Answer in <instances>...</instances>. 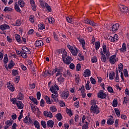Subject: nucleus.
Segmentation results:
<instances>
[{
  "label": "nucleus",
  "instance_id": "nucleus-1",
  "mask_svg": "<svg viewBox=\"0 0 129 129\" xmlns=\"http://www.w3.org/2000/svg\"><path fill=\"white\" fill-rule=\"evenodd\" d=\"M54 73H56L55 76L56 77H58V76H59L60 75V76L62 75V71L61 70V69L55 68L53 70V71L52 72V73H51L52 76H53V75H54Z\"/></svg>",
  "mask_w": 129,
  "mask_h": 129
},
{
  "label": "nucleus",
  "instance_id": "nucleus-2",
  "mask_svg": "<svg viewBox=\"0 0 129 129\" xmlns=\"http://www.w3.org/2000/svg\"><path fill=\"white\" fill-rule=\"evenodd\" d=\"M90 111L91 112L95 113V114H98L100 112L97 105H92L90 108Z\"/></svg>",
  "mask_w": 129,
  "mask_h": 129
},
{
  "label": "nucleus",
  "instance_id": "nucleus-3",
  "mask_svg": "<svg viewBox=\"0 0 129 129\" xmlns=\"http://www.w3.org/2000/svg\"><path fill=\"white\" fill-rule=\"evenodd\" d=\"M50 90L52 92V93H53V94L57 95V94H58L57 90H59V87H58L57 85L55 84L54 86H51V87L50 88Z\"/></svg>",
  "mask_w": 129,
  "mask_h": 129
},
{
  "label": "nucleus",
  "instance_id": "nucleus-4",
  "mask_svg": "<svg viewBox=\"0 0 129 129\" xmlns=\"http://www.w3.org/2000/svg\"><path fill=\"white\" fill-rule=\"evenodd\" d=\"M116 58V54L113 55L109 57V62L111 65H113L116 62H117L118 61V59Z\"/></svg>",
  "mask_w": 129,
  "mask_h": 129
},
{
  "label": "nucleus",
  "instance_id": "nucleus-5",
  "mask_svg": "<svg viewBox=\"0 0 129 129\" xmlns=\"http://www.w3.org/2000/svg\"><path fill=\"white\" fill-rule=\"evenodd\" d=\"M60 97H62L63 99H67L69 97V91L68 90H64L60 94Z\"/></svg>",
  "mask_w": 129,
  "mask_h": 129
},
{
  "label": "nucleus",
  "instance_id": "nucleus-6",
  "mask_svg": "<svg viewBox=\"0 0 129 129\" xmlns=\"http://www.w3.org/2000/svg\"><path fill=\"white\" fill-rule=\"evenodd\" d=\"M97 97L98 98H101V99H104L106 97V94L104 93L103 90H101L97 94Z\"/></svg>",
  "mask_w": 129,
  "mask_h": 129
},
{
  "label": "nucleus",
  "instance_id": "nucleus-7",
  "mask_svg": "<svg viewBox=\"0 0 129 129\" xmlns=\"http://www.w3.org/2000/svg\"><path fill=\"white\" fill-rule=\"evenodd\" d=\"M103 51L104 54H106V56L107 59L109 58V56H110V53H109V51L106 50V45L105 44H103Z\"/></svg>",
  "mask_w": 129,
  "mask_h": 129
},
{
  "label": "nucleus",
  "instance_id": "nucleus-8",
  "mask_svg": "<svg viewBox=\"0 0 129 129\" xmlns=\"http://www.w3.org/2000/svg\"><path fill=\"white\" fill-rule=\"evenodd\" d=\"M119 8L122 13H124V14H125L128 12V8L125 6L120 5H119Z\"/></svg>",
  "mask_w": 129,
  "mask_h": 129
},
{
  "label": "nucleus",
  "instance_id": "nucleus-9",
  "mask_svg": "<svg viewBox=\"0 0 129 129\" xmlns=\"http://www.w3.org/2000/svg\"><path fill=\"white\" fill-rule=\"evenodd\" d=\"M73 60V59H72V57L69 56L63 59V62H64L65 64H67V65H69Z\"/></svg>",
  "mask_w": 129,
  "mask_h": 129
},
{
  "label": "nucleus",
  "instance_id": "nucleus-10",
  "mask_svg": "<svg viewBox=\"0 0 129 129\" xmlns=\"http://www.w3.org/2000/svg\"><path fill=\"white\" fill-rule=\"evenodd\" d=\"M119 27V25L118 24L116 23L114 24L112 27V32H113V33H115L117 30H118V28Z\"/></svg>",
  "mask_w": 129,
  "mask_h": 129
},
{
  "label": "nucleus",
  "instance_id": "nucleus-11",
  "mask_svg": "<svg viewBox=\"0 0 129 129\" xmlns=\"http://www.w3.org/2000/svg\"><path fill=\"white\" fill-rule=\"evenodd\" d=\"M54 124H55V123L54 121L52 120H49L47 121V127H53V126H54Z\"/></svg>",
  "mask_w": 129,
  "mask_h": 129
},
{
  "label": "nucleus",
  "instance_id": "nucleus-12",
  "mask_svg": "<svg viewBox=\"0 0 129 129\" xmlns=\"http://www.w3.org/2000/svg\"><path fill=\"white\" fill-rule=\"evenodd\" d=\"M10 28V26L7 24H3L0 26V29L2 31H5V30H9Z\"/></svg>",
  "mask_w": 129,
  "mask_h": 129
},
{
  "label": "nucleus",
  "instance_id": "nucleus-13",
  "mask_svg": "<svg viewBox=\"0 0 129 129\" xmlns=\"http://www.w3.org/2000/svg\"><path fill=\"white\" fill-rule=\"evenodd\" d=\"M44 45L43 41L42 40H37L35 43V47H41Z\"/></svg>",
  "mask_w": 129,
  "mask_h": 129
},
{
  "label": "nucleus",
  "instance_id": "nucleus-14",
  "mask_svg": "<svg viewBox=\"0 0 129 129\" xmlns=\"http://www.w3.org/2000/svg\"><path fill=\"white\" fill-rule=\"evenodd\" d=\"M16 105L19 109H23V108H24V104H23V102H22L21 101L16 103Z\"/></svg>",
  "mask_w": 129,
  "mask_h": 129
},
{
  "label": "nucleus",
  "instance_id": "nucleus-15",
  "mask_svg": "<svg viewBox=\"0 0 129 129\" xmlns=\"http://www.w3.org/2000/svg\"><path fill=\"white\" fill-rule=\"evenodd\" d=\"M91 74L90 70L89 69L85 70L84 72V76L85 77H89V76Z\"/></svg>",
  "mask_w": 129,
  "mask_h": 129
},
{
  "label": "nucleus",
  "instance_id": "nucleus-16",
  "mask_svg": "<svg viewBox=\"0 0 129 129\" xmlns=\"http://www.w3.org/2000/svg\"><path fill=\"white\" fill-rule=\"evenodd\" d=\"M15 9L16 11V12H18V13H20V14L22 13V11L20 9V7H19V5H18V2H16L15 4Z\"/></svg>",
  "mask_w": 129,
  "mask_h": 129
},
{
  "label": "nucleus",
  "instance_id": "nucleus-17",
  "mask_svg": "<svg viewBox=\"0 0 129 129\" xmlns=\"http://www.w3.org/2000/svg\"><path fill=\"white\" fill-rule=\"evenodd\" d=\"M113 122H114L113 121V117H112V116H110V118H109L107 121V124L111 125L113 124Z\"/></svg>",
  "mask_w": 129,
  "mask_h": 129
},
{
  "label": "nucleus",
  "instance_id": "nucleus-18",
  "mask_svg": "<svg viewBox=\"0 0 129 129\" xmlns=\"http://www.w3.org/2000/svg\"><path fill=\"white\" fill-rule=\"evenodd\" d=\"M30 4L31 5L33 11H36V4L34 0H30Z\"/></svg>",
  "mask_w": 129,
  "mask_h": 129
},
{
  "label": "nucleus",
  "instance_id": "nucleus-19",
  "mask_svg": "<svg viewBox=\"0 0 129 129\" xmlns=\"http://www.w3.org/2000/svg\"><path fill=\"white\" fill-rule=\"evenodd\" d=\"M28 62H29L28 64L29 66V68H30V69L32 71H35V68L34 66V65L33 64V62H32V61L29 60H28Z\"/></svg>",
  "mask_w": 129,
  "mask_h": 129
},
{
  "label": "nucleus",
  "instance_id": "nucleus-20",
  "mask_svg": "<svg viewBox=\"0 0 129 129\" xmlns=\"http://www.w3.org/2000/svg\"><path fill=\"white\" fill-rule=\"evenodd\" d=\"M44 115H45V116L50 117V118H52V117H53V114H52V112H51V111L47 112L46 111H44Z\"/></svg>",
  "mask_w": 129,
  "mask_h": 129
},
{
  "label": "nucleus",
  "instance_id": "nucleus-21",
  "mask_svg": "<svg viewBox=\"0 0 129 129\" xmlns=\"http://www.w3.org/2000/svg\"><path fill=\"white\" fill-rule=\"evenodd\" d=\"M79 41L82 45L83 49L84 50H86V48H85V40H84L83 38H82L79 40Z\"/></svg>",
  "mask_w": 129,
  "mask_h": 129
},
{
  "label": "nucleus",
  "instance_id": "nucleus-22",
  "mask_svg": "<svg viewBox=\"0 0 129 129\" xmlns=\"http://www.w3.org/2000/svg\"><path fill=\"white\" fill-rule=\"evenodd\" d=\"M120 52H125L126 51V45H125V43H123L122 45V48H121L120 49Z\"/></svg>",
  "mask_w": 129,
  "mask_h": 129
},
{
  "label": "nucleus",
  "instance_id": "nucleus-23",
  "mask_svg": "<svg viewBox=\"0 0 129 129\" xmlns=\"http://www.w3.org/2000/svg\"><path fill=\"white\" fill-rule=\"evenodd\" d=\"M62 76H63V77H67V76H71V73H70V71L68 70L67 71L63 72Z\"/></svg>",
  "mask_w": 129,
  "mask_h": 129
},
{
  "label": "nucleus",
  "instance_id": "nucleus-24",
  "mask_svg": "<svg viewBox=\"0 0 129 129\" xmlns=\"http://www.w3.org/2000/svg\"><path fill=\"white\" fill-rule=\"evenodd\" d=\"M33 124L35 126V128L40 129V123H39L37 120H35Z\"/></svg>",
  "mask_w": 129,
  "mask_h": 129
},
{
  "label": "nucleus",
  "instance_id": "nucleus-25",
  "mask_svg": "<svg viewBox=\"0 0 129 129\" xmlns=\"http://www.w3.org/2000/svg\"><path fill=\"white\" fill-rule=\"evenodd\" d=\"M71 52L72 53V55H73V56H77V53H78V50H77V48H75L73 49V50L71 51Z\"/></svg>",
  "mask_w": 129,
  "mask_h": 129
},
{
  "label": "nucleus",
  "instance_id": "nucleus-26",
  "mask_svg": "<svg viewBox=\"0 0 129 129\" xmlns=\"http://www.w3.org/2000/svg\"><path fill=\"white\" fill-rule=\"evenodd\" d=\"M15 39L19 43V44H21L22 43V40H21V36L20 35L16 34L15 35Z\"/></svg>",
  "mask_w": 129,
  "mask_h": 129
},
{
  "label": "nucleus",
  "instance_id": "nucleus-27",
  "mask_svg": "<svg viewBox=\"0 0 129 129\" xmlns=\"http://www.w3.org/2000/svg\"><path fill=\"white\" fill-rule=\"evenodd\" d=\"M7 87L8 88V89H9L10 90H11V91H15V88H14V86H13V85H12L11 83H9V84H8Z\"/></svg>",
  "mask_w": 129,
  "mask_h": 129
},
{
  "label": "nucleus",
  "instance_id": "nucleus-28",
  "mask_svg": "<svg viewBox=\"0 0 129 129\" xmlns=\"http://www.w3.org/2000/svg\"><path fill=\"white\" fill-rule=\"evenodd\" d=\"M115 75V73L113 72H111L110 74H109V79L110 80H112V79H114V76Z\"/></svg>",
  "mask_w": 129,
  "mask_h": 129
},
{
  "label": "nucleus",
  "instance_id": "nucleus-29",
  "mask_svg": "<svg viewBox=\"0 0 129 129\" xmlns=\"http://www.w3.org/2000/svg\"><path fill=\"white\" fill-rule=\"evenodd\" d=\"M22 49L23 51H25L24 52H26V53H28V54H31V51H30V50L29 49V48H28V47H26V46H24L22 47Z\"/></svg>",
  "mask_w": 129,
  "mask_h": 129
},
{
  "label": "nucleus",
  "instance_id": "nucleus-30",
  "mask_svg": "<svg viewBox=\"0 0 129 129\" xmlns=\"http://www.w3.org/2000/svg\"><path fill=\"white\" fill-rule=\"evenodd\" d=\"M64 49H58L56 51V55L62 56Z\"/></svg>",
  "mask_w": 129,
  "mask_h": 129
},
{
  "label": "nucleus",
  "instance_id": "nucleus-31",
  "mask_svg": "<svg viewBox=\"0 0 129 129\" xmlns=\"http://www.w3.org/2000/svg\"><path fill=\"white\" fill-rule=\"evenodd\" d=\"M18 5H19L20 8H23L25 6V2L23 0H20L18 1Z\"/></svg>",
  "mask_w": 129,
  "mask_h": 129
},
{
  "label": "nucleus",
  "instance_id": "nucleus-32",
  "mask_svg": "<svg viewBox=\"0 0 129 129\" xmlns=\"http://www.w3.org/2000/svg\"><path fill=\"white\" fill-rule=\"evenodd\" d=\"M86 124H84L82 126V129H88L89 128V127L88 126L89 125V123L87 121L85 122Z\"/></svg>",
  "mask_w": 129,
  "mask_h": 129
},
{
  "label": "nucleus",
  "instance_id": "nucleus-33",
  "mask_svg": "<svg viewBox=\"0 0 129 129\" xmlns=\"http://www.w3.org/2000/svg\"><path fill=\"white\" fill-rule=\"evenodd\" d=\"M101 61L102 62H104V63H105L106 62V57H105V55L103 54V53L101 52Z\"/></svg>",
  "mask_w": 129,
  "mask_h": 129
},
{
  "label": "nucleus",
  "instance_id": "nucleus-34",
  "mask_svg": "<svg viewBox=\"0 0 129 129\" xmlns=\"http://www.w3.org/2000/svg\"><path fill=\"white\" fill-rule=\"evenodd\" d=\"M44 99L46 100V103H47V104H51V100H50V98L48 96H46L44 97Z\"/></svg>",
  "mask_w": 129,
  "mask_h": 129
},
{
  "label": "nucleus",
  "instance_id": "nucleus-35",
  "mask_svg": "<svg viewBox=\"0 0 129 129\" xmlns=\"http://www.w3.org/2000/svg\"><path fill=\"white\" fill-rule=\"evenodd\" d=\"M50 110L51 111V112H56L57 111V108H56V107L55 106H51L49 108Z\"/></svg>",
  "mask_w": 129,
  "mask_h": 129
},
{
  "label": "nucleus",
  "instance_id": "nucleus-36",
  "mask_svg": "<svg viewBox=\"0 0 129 129\" xmlns=\"http://www.w3.org/2000/svg\"><path fill=\"white\" fill-rule=\"evenodd\" d=\"M95 46L96 50H98V49H99V47H100V43L99 42V41L96 42L95 43Z\"/></svg>",
  "mask_w": 129,
  "mask_h": 129
},
{
  "label": "nucleus",
  "instance_id": "nucleus-37",
  "mask_svg": "<svg viewBox=\"0 0 129 129\" xmlns=\"http://www.w3.org/2000/svg\"><path fill=\"white\" fill-rule=\"evenodd\" d=\"M55 116H56L57 120H61V119H62V114H61V113H57L55 115Z\"/></svg>",
  "mask_w": 129,
  "mask_h": 129
},
{
  "label": "nucleus",
  "instance_id": "nucleus-38",
  "mask_svg": "<svg viewBox=\"0 0 129 129\" xmlns=\"http://www.w3.org/2000/svg\"><path fill=\"white\" fill-rule=\"evenodd\" d=\"M66 20L68 23H71V24H73V21H74V20L72 18L67 17Z\"/></svg>",
  "mask_w": 129,
  "mask_h": 129
},
{
  "label": "nucleus",
  "instance_id": "nucleus-39",
  "mask_svg": "<svg viewBox=\"0 0 129 129\" xmlns=\"http://www.w3.org/2000/svg\"><path fill=\"white\" fill-rule=\"evenodd\" d=\"M35 18V16L34 15H30L29 17V21L33 24V23H35V21L34 20V19Z\"/></svg>",
  "mask_w": 129,
  "mask_h": 129
},
{
  "label": "nucleus",
  "instance_id": "nucleus-40",
  "mask_svg": "<svg viewBox=\"0 0 129 129\" xmlns=\"http://www.w3.org/2000/svg\"><path fill=\"white\" fill-rule=\"evenodd\" d=\"M4 62L5 64H7L9 62V58H8V54H5L4 58Z\"/></svg>",
  "mask_w": 129,
  "mask_h": 129
},
{
  "label": "nucleus",
  "instance_id": "nucleus-41",
  "mask_svg": "<svg viewBox=\"0 0 129 129\" xmlns=\"http://www.w3.org/2000/svg\"><path fill=\"white\" fill-rule=\"evenodd\" d=\"M18 99H19V100L24 99V95H23L21 92L19 93L18 96Z\"/></svg>",
  "mask_w": 129,
  "mask_h": 129
},
{
  "label": "nucleus",
  "instance_id": "nucleus-42",
  "mask_svg": "<svg viewBox=\"0 0 129 129\" xmlns=\"http://www.w3.org/2000/svg\"><path fill=\"white\" fill-rule=\"evenodd\" d=\"M61 56L63 60H64V59H66V57H67V52L65 51V49L63 50Z\"/></svg>",
  "mask_w": 129,
  "mask_h": 129
},
{
  "label": "nucleus",
  "instance_id": "nucleus-43",
  "mask_svg": "<svg viewBox=\"0 0 129 129\" xmlns=\"http://www.w3.org/2000/svg\"><path fill=\"white\" fill-rule=\"evenodd\" d=\"M114 110L116 115H117V116L119 117V116H120V111H119V110L117 108H115Z\"/></svg>",
  "mask_w": 129,
  "mask_h": 129
},
{
  "label": "nucleus",
  "instance_id": "nucleus-44",
  "mask_svg": "<svg viewBox=\"0 0 129 129\" xmlns=\"http://www.w3.org/2000/svg\"><path fill=\"white\" fill-rule=\"evenodd\" d=\"M123 74L125 77H128V72H127V70L126 69L123 70Z\"/></svg>",
  "mask_w": 129,
  "mask_h": 129
},
{
  "label": "nucleus",
  "instance_id": "nucleus-45",
  "mask_svg": "<svg viewBox=\"0 0 129 129\" xmlns=\"http://www.w3.org/2000/svg\"><path fill=\"white\" fill-rule=\"evenodd\" d=\"M112 106L113 107H116L117 106V100L114 99L112 102Z\"/></svg>",
  "mask_w": 129,
  "mask_h": 129
},
{
  "label": "nucleus",
  "instance_id": "nucleus-46",
  "mask_svg": "<svg viewBox=\"0 0 129 129\" xmlns=\"http://www.w3.org/2000/svg\"><path fill=\"white\" fill-rule=\"evenodd\" d=\"M64 78L62 77V75L60 76L59 78H57V80L59 82H64Z\"/></svg>",
  "mask_w": 129,
  "mask_h": 129
},
{
  "label": "nucleus",
  "instance_id": "nucleus-47",
  "mask_svg": "<svg viewBox=\"0 0 129 129\" xmlns=\"http://www.w3.org/2000/svg\"><path fill=\"white\" fill-rule=\"evenodd\" d=\"M41 124L44 128H46V127H47V125H46V122H45V121L41 120Z\"/></svg>",
  "mask_w": 129,
  "mask_h": 129
},
{
  "label": "nucleus",
  "instance_id": "nucleus-48",
  "mask_svg": "<svg viewBox=\"0 0 129 129\" xmlns=\"http://www.w3.org/2000/svg\"><path fill=\"white\" fill-rule=\"evenodd\" d=\"M38 28L39 30H44L45 29V26H44L43 24H39L38 25Z\"/></svg>",
  "mask_w": 129,
  "mask_h": 129
},
{
  "label": "nucleus",
  "instance_id": "nucleus-49",
  "mask_svg": "<svg viewBox=\"0 0 129 129\" xmlns=\"http://www.w3.org/2000/svg\"><path fill=\"white\" fill-rule=\"evenodd\" d=\"M21 56L24 59H26L28 56L27 55V53L25 51H23L21 53Z\"/></svg>",
  "mask_w": 129,
  "mask_h": 129
},
{
  "label": "nucleus",
  "instance_id": "nucleus-50",
  "mask_svg": "<svg viewBox=\"0 0 129 129\" xmlns=\"http://www.w3.org/2000/svg\"><path fill=\"white\" fill-rule=\"evenodd\" d=\"M89 24L91 26H92V27H95V26H96V24L94 23V21L90 20L89 22Z\"/></svg>",
  "mask_w": 129,
  "mask_h": 129
},
{
  "label": "nucleus",
  "instance_id": "nucleus-51",
  "mask_svg": "<svg viewBox=\"0 0 129 129\" xmlns=\"http://www.w3.org/2000/svg\"><path fill=\"white\" fill-rule=\"evenodd\" d=\"M75 81L77 83H79V75H75Z\"/></svg>",
  "mask_w": 129,
  "mask_h": 129
},
{
  "label": "nucleus",
  "instance_id": "nucleus-52",
  "mask_svg": "<svg viewBox=\"0 0 129 129\" xmlns=\"http://www.w3.org/2000/svg\"><path fill=\"white\" fill-rule=\"evenodd\" d=\"M40 105L42 107H44L45 106V101H44V99H42L41 100Z\"/></svg>",
  "mask_w": 129,
  "mask_h": 129
},
{
  "label": "nucleus",
  "instance_id": "nucleus-53",
  "mask_svg": "<svg viewBox=\"0 0 129 129\" xmlns=\"http://www.w3.org/2000/svg\"><path fill=\"white\" fill-rule=\"evenodd\" d=\"M12 74L13 76H17V75H18V71H17V70H13L12 71Z\"/></svg>",
  "mask_w": 129,
  "mask_h": 129
},
{
  "label": "nucleus",
  "instance_id": "nucleus-54",
  "mask_svg": "<svg viewBox=\"0 0 129 129\" xmlns=\"http://www.w3.org/2000/svg\"><path fill=\"white\" fill-rule=\"evenodd\" d=\"M107 90L108 92H110V93H113L114 92L113 91V89H112V87H108Z\"/></svg>",
  "mask_w": 129,
  "mask_h": 129
},
{
  "label": "nucleus",
  "instance_id": "nucleus-55",
  "mask_svg": "<svg viewBox=\"0 0 129 129\" xmlns=\"http://www.w3.org/2000/svg\"><path fill=\"white\" fill-rule=\"evenodd\" d=\"M90 80L92 83V84H96V81H95V79L92 77H91L90 79Z\"/></svg>",
  "mask_w": 129,
  "mask_h": 129
},
{
  "label": "nucleus",
  "instance_id": "nucleus-56",
  "mask_svg": "<svg viewBox=\"0 0 129 129\" xmlns=\"http://www.w3.org/2000/svg\"><path fill=\"white\" fill-rule=\"evenodd\" d=\"M12 11V8L6 7L4 10V12H11Z\"/></svg>",
  "mask_w": 129,
  "mask_h": 129
},
{
  "label": "nucleus",
  "instance_id": "nucleus-57",
  "mask_svg": "<svg viewBox=\"0 0 129 129\" xmlns=\"http://www.w3.org/2000/svg\"><path fill=\"white\" fill-rule=\"evenodd\" d=\"M30 106L31 107V109L33 112H35V111H36V108L35 107V105L33 104H30Z\"/></svg>",
  "mask_w": 129,
  "mask_h": 129
},
{
  "label": "nucleus",
  "instance_id": "nucleus-58",
  "mask_svg": "<svg viewBox=\"0 0 129 129\" xmlns=\"http://www.w3.org/2000/svg\"><path fill=\"white\" fill-rule=\"evenodd\" d=\"M20 78H21L20 76L16 77L15 78V82H16V83H19V81H20Z\"/></svg>",
  "mask_w": 129,
  "mask_h": 129
},
{
  "label": "nucleus",
  "instance_id": "nucleus-59",
  "mask_svg": "<svg viewBox=\"0 0 129 129\" xmlns=\"http://www.w3.org/2000/svg\"><path fill=\"white\" fill-rule=\"evenodd\" d=\"M5 124L11 126L12 124H13V121H11L10 120H7L6 122H5Z\"/></svg>",
  "mask_w": 129,
  "mask_h": 129
},
{
  "label": "nucleus",
  "instance_id": "nucleus-60",
  "mask_svg": "<svg viewBox=\"0 0 129 129\" xmlns=\"http://www.w3.org/2000/svg\"><path fill=\"white\" fill-rule=\"evenodd\" d=\"M128 102V98H127V96L124 97V101H123V104H126Z\"/></svg>",
  "mask_w": 129,
  "mask_h": 129
},
{
  "label": "nucleus",
  "instance_id": "nucleus-61",
  "mask_svg": "<svg viewBox=\"0 0 129 129\" xmlns=\"http://www.w3.org/2000/svg\"><path fill=\"white\" fill-rule=\"evenodd\" d=\"M91 61L92 63H96V62H97L96 56H94L93 58L91 59Z\"/></svg>",
  "mask_w": 129,
  "mask_h": 129
},
{
  "label": "nucleus",
  "instance_id": "nucleus-62",
  "mask_svg": "<svg viewBox=\"0 0 129 129\" xmlns=\"http://www.w3.org/2000/svg\"><path fill=\"white\" fill-rule=\"evenodd\" d=\"M48 20L49 22L51 23V24H53L54 22V18H53L52 17H49Z\"/></svg>",
  "mask_w": 129,
  "mask_h": 129
},
{
  "label": "nucleus",
  "instance_id": "nucleus-63",
  "mask_svg": "<svg viewBox=\"0 0 129 129\" xmlns=\"http://www.w3.org/2000/svg\"><path fill=\"white\" fill-rule=\"evenodd\" d=\"M77 71H80V69H81V64L80 63H78L76 67Z\"/></svg>",
  "mask_w": 129,
  "mask_h": 129
},
{
  "label": "nucleus",
  "instance_id": "nucleus-64",
  "mask_svg": "<svg viewBox=\"0 0 129 129\" xmlns=\"http://www.w3.org/2000/svg\"><path fill=\"white\" fill-rule=\"evenodd\" d=\"M70 69H72V70H73L74 68H75V65H74L73 63H70Z\"/></svg>",
  "mask_w": 129,
  "mask_h": 129
}]
</instances>
